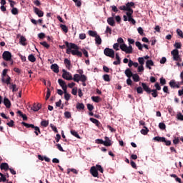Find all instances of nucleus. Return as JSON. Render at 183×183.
Listing matches in <instances>:
<instances>
[{
    "label": "nucleus",
    "instance_id": "obj_57",
    "mask_svg": "<svg viewBox=\"0 0 183 183\" xmlns=\"http://www.w3.org/2000/svg\"><path fill=\"white\" fill-rule=\"evenodd\" d=\"M79 38V39L84 40L86 38V34L85 33L80 34Z\"/></svg>",
    "mask_w": 183,
    "mask_h": 183
},
{
    "label": "nucleus",
    "instance_id": "obj_56",
    "mask_svg": "<svg viewBox=\"0 0 183 183\" xmlns=\"http://www.w3.org/2000/svg\"><path fill=\"white\" fill-rule=\"evenodd\" d=\"M50 127H51L52 131H54V132H56V134H57L58 129H56V127L54 126V124H50Z\"/></svg>",
    "mask_w": 183,
    "mask_h": 183
},
{
    "label": "nucleus",
    "instance_id": "obj_52",
    "mask_svg": "<svg viewBox=\"0 0 183 183\" xmlns=\"http://www.w3.org/2000/svg\"><path fill=\"white\" fill-rule=\"evenodd\" d=\"M177 34L179 36H181L183 39V32L182 30H181L180 29H177Z\"/></svg>",
    "mask_w": 183,
    "mask_h": 183
},
{
    "label": "nucleus",
    "instance_id": "obj_45",
    "mask_svg": "<svg viewBox=\"0 0 183 183\" xmlns=\"http://www.w3.org/2000/svg\"><path fill=\"white\" fill-rule=\"evenodd\" d=\"M103 79L104 81H105L106 82H109L111 81V79L109 78V74H104L103 75Z\"/></svg>",
    "mask_w": 183,
    "mask_h": 183
},
{
    "label": "nucleus",
    "instance_id": "obj_64",
    "mask_svg": "<svg viewBox=\"0 0 183 183\" xmlns=\"http://www.w3.org/2000/svg\"><path fill=\"white\" fill-rule=\"evenodd\" d=\"M96 144H102V145H104V141L102 140V139H96Z\"/></svg>",
    "mask_w": 183,
    "mask_h": 183
},
{
    "label": "nucleus",
    "instance_id": "obj_8",
    "mask_svg": "<svg viewBox=\"0 0 183 183\" xmlns=\"http://www.w3.org/2000/svg\"><path fill=\"white\" fill-rule=\"evenodd\" d=\"M2 58L4 61H11L12 60V54L10 51H5L2 54Z\"/></svg>",
    "mask_w": 183,
    "mask_h": 183
},
{
    "label": "nucleus",
    "instance_id": "obj_32",
    "mask_svg": "<svg viewBox=\"0 0 183 183\" xmlns=\"http://www.w3.org/2000/svg\"><path fill=\"white\" fill-rule=\"evenodd\" d=\"M76 109H85V105L83 103H77L76 106Z\"/></svg>",
    "mask_w": 183,
    "mask_h": 183
},
{
    "label": "nucleus",
    "instance_id": "obj_15",
    "mask_svg": "<svg viewBox=\"0 0 183 183\" xmlns=\"http://www.w3.org/2000/svg\"><path fill=\"white\" fill-rule=\"evenodd\" d=\"M64 65L66 66V68H67V69H71L72 68V65L71 64V60L68 59H64Z\"/></svg>",
    "mask_w": 183,
    "mask_h": 183
},
{
    "label": "nucleus",
    "instance_id": "obj_60",
    "mask_svg": "<svg viewBox=\"0 0 183 183\" xmlns=\"http://www.w3.org/2000/svg\"><path fill=\"white\" fill-rule=\"evenodd\" d=\"M113 48L114 49H115V51H119V43H116L113 45Z\"/></svg>",
    "mask_w": 183,
    "mask_h": 183
},
{
    "label": "nucleus",
    "instance_id": "obj_16",
    "mask_svg": "<svg viewBox=\"0 0 183 183\" xmlns=\"http://www.w3.org/2000/svg\"><path fill=\"white\" fill-rule=\"evenodd\" d=\"M3 104L5 105L6 108H11V101L9 100V99L4 97Z\"/></svg>",
    "mask_w": 183,
    "mask_h": 183
},
{
    "label": "nucleus",
    "instance_id": "obj_59",
    "mask_svg": "<svg viewBox=\"0 0 183 183\" xmlns=\"http://www.w3.org/2000/svg\"><path fill=\"white\" fill-rule=\"evenodd\" d=\"M14 124H15V122H14V120H11L10 122L6 123V125H8V127H9L10 128H12Z\"/></svg>",
    "mask_w": 183,
    "mask_h": 183
},
{
    "label": "nucleus",
    "instance_id": "obj_9",
    "mask_svg": "<svg viewBox=\"0 0 183 183\" xmlns=\"http://www.w3.org/2000/svg\"><path fill=\"white\" fill-rule=\"evenodd\" d=\"M90 174H92V177L94 178H98V169H97V167L93 166L90 169Z\"/></svg>",
    "mask_w": 183,
    "mask_h": 183
},
{
    "label": "nucleus",
    "instance_id": "obj_10",
    "mask_svg": "<svg viewBox=\"0 0 183 183\" xmlns=\"http://www.w3.org/2000/svg\"><path fill=\"white\" fill-rule=\"evenodd\" d=\"M20 36V39H19V43L21 44V45H23V46H26V38L24 37V36H21V34H18L17 35V38H19Z\"/></svg>",
    "mask_w": 183,
    "mask_h": 183
},
{
    "label": "nucleus",
    "instance_id": "obj_42",
    "mask_svg": "<svg viewBox=\"0 0 183 183\" xmlns=\"http://www.w3.org/2000/svg\"><path fill=\"white\" fill-rule=\"evenodd\" d=\"M11 12L12 15H18V14H19V11L16 7H13L12 9L11 10Z\"/></svg>",
    "mask_w": 183,
    "mask_h": 183
},
{
    "label": "nucleus",
    "instance_id": "obj_23",
    "mask_svg": "<svg viewBox=\"0 0 183 183\" xmlns=\"http://www.w3.org/2000/svg\"><path fill=\"white\" fill-rule=\"evenodd\" d=\"M124 74L127 78H131L134 75L131 71V69H127L124 71Z\"/></svg>",
    "mask_w": 183,
    "mask_h": 183
},
{
    "label": "nucleus",
    "instance_id": "obj_19",
    "mask_svg": "<svg viewBox=\"0 0 183 183\" xmlns=\"http://www.w3.org/2000/svg\"><path fill=\"white\" fill-rule=\"evenodd\" d=\"M42 107V104H34L33 105V108H31V109H33V111H34L35 112L39 111L41 109V107Z\"/></svg>",
    "mask_w": 183,
    "mask_h": 183
},
{
    "label": "nucleus",
    "instance_id": "obj_38",
    "mask_svg": "<svg viewBox=\"0 0 183 183\" xmlns=\"http://www.w3.org/2000/svg\"><path fill=\"white\" fill-rule=\"evenodd\" d=\"M73 2H74L76 6H77L78 8H80V6H81L82 5V2L80 0H72Z\"/></svg>",
    "mask_w": 183,
    "mask_h": 183
},
{
    "label": "nucleus",
    "instance_id": "obj_1",
    "mask_svg": "<svg viewBox=\"0 0 183 183\" xmlns=\"http://www.w3.org/2000/svg\"><path fill=\"white\" fill-rule=\"evenodd\" d=\"M65 45L66 46V54L69 55V54H73L74 56H79V58H82V52L79 51V46L74 43H69L68 41H65Z\"/></svg>",
    "mask_w": 183,
    "mask_h": 183
},
{
    "label": "nucleus",
    "instance_id": "obj_34",
    "mask_svg": "<svg viewBox=\"0 0 183 183\" xmlns=\"http://www.w3.org/2000/svg\"><path fill=\"white\" fill-rule=\"evenodd\" d=\"M41 127H44V128H46V127H48V125H49V121L43 120L41 122Z\"/></svg>",
    "mask_w": 183,
    "mask_h": 183
},
{
    "label": "nucleus",
    "instance_id": "obj_26",
    "mask_svg": "<svg viewBox=\"0 0 183 183\" xmlns=\"http://www.w3.org/2000/svg\"><path fill=\"white\" fill-rule=\"evenodd\" d=\"M89 119L91 122H92L93 124H95L96 127H101V122H99L98 119H94L92 117H91Z\"/></svg>",
    "mask_w": 183,
    "mask_h": 183
},
{
    "label": "nucleus",
    "instance_id": "obj_31",
    "mask_svg": "<svg viewBox=\"0 0 183 183\" xmlns=\"http://www.w3.org/2000/svg\"><path fill=\"white\" fill-rule=\"evenodd\" d=\"M58 83L60 85V86H61V88L66 86V83L65 82V81H63L61 79H58Z\"/></svg>",
    "mask_w": 183,
    "mask_h": 183
},
{
    "label": "nucleus",
    "instance_id": "obj_29",
    "mask_svg": "<svg viewBox=\"0 0 183 183\" xmlns=\"http://www.w3.org/2000/svg\"><path fill=\"white\" fill-rule=\"evenodd\" d=\"M126 11H127V12L126 13L127 18H132V14H134V10L127 9Z\"/></svg>",
    "mask_w": 183,
    "mask_h": 183
},
{
    "label": "nucleus",
    "instance_id": "obj_40",
    "mask_svg": "<svg viewBox=\"0 0 183 183\" xmlns=\"http://www.w3.org/2000/svg\"><path fill=\"white\" fill-rule=\"evenodd\" d=\"M151 93H152V97H153V98H157V97H158V91L154 89H151Z\"/></svg>",
    "mask_w": 183,
    "mask_h": 183
},
{
    "label": "nucleus",
    "instance_id": "obj_62",
    "mask_svg": "<svg viewBox=\"0 0 183 183\" xmlns=\"http://www.w3.org/2000/svg\"><path fill=\"white\" fill-rule=\"evenodd\" d=\"M138 33L139 34V35H144V29H142V27H139L137 29Z\"/></svg>",
    "mask_w": 183,
    "mask_h": 183
},
{
    "label": "nucleus",
    "instance_id": "obj_30",
    "mask_svg": "<svg viewBox=\"0 0 183 183\" xmlns=\"http://www.w3.org/2000/svg\"><path fill=\"white\" fill-rule=\"evenodd\" d=\"M144 129H142L140 132L142 135H147L149 132V129L147 127H144Z\"/></svg>",
    "mask_w": 183,
    "mask_h": 183
},
{
    "label": "nucleus",
    "instance_id": "obj_4",
    "mask_svg": "<svg viewBox=\"0 0 183 183\" xmlns=\"http://www.w3.org/2000/svg\"><path fill=\"white\" fill-rule=\"evenodd\" d=\"M73 81L74 82H79L81 81V82H86V76L85 74L79 75L78 74H76L74 75V77H72Z\"/></svg>",
    "mask_w": 183,
    "mask_h": 183
},
{
    "label": "nucleus",
    "instance_id": "obj_27",
    "mask_svg": "<svg viewBox=\"0 0 183 183\" xmlns=\"http://www.w3.org/2000/svg\"><path fill=\"white\" fill-rule=\"evenodd\" d=\"M88 34L89 35V36H92L93 38H96L97 36L98 35V33L96 31L89 30L88 31Z\"/></svg>",
    "mask_w": 183,
    "mask_h": 183
},
{
    "label": "nucleus",
    "instance_id": "obj_63",
    "mask_svg": "<svg viewBox=\"0 0 183 183\" xmlns=\"http://www.w3.org/2000/svg\"><path fill=\"white\" fill-rule=\"evenodd\" d=\"M87 109H89V111H93L94 110V105L91 104H87Z\"/></svg>",
    "mask_w": 183,
    "mask_h": 183
},
{
    "label": "nucleus",
    "instance_id": "obj_13",
    "mask_svg": "<svg viewBox=\"0 0 183 183\" xmlns=\"http://www.w3.org/2000/svg\"><path fill=\"white\" fill-rule=\"evenodd\" d=\"M105 141H104L103 145L104 147H111L112 145V142H111V139H109V137H104Z\"/></svg>",
    "mask_w": 183,
    "mask_h": 183
},
{
    "label": "nucleus",
    "instance_id": "obj_35",
    "mask_svg": "<svg viewBox=\"0 0 183 183\" xmlns=\"http://www.w3.org/2000/svg\"><path fill=\"white\" fill-rule=\"evenodd\" d=\"M71 134L76 138L81 139V137H79V134H78V132H76L75 130H71Z\"/></svg>",
    "mask_w": 183,
    "mask_h": 183
},
{
    "label": "nucleus",
    "instance_id": "obj_47",
    "mask_svg": "<svg viewBox=\"0 0 183 183\" xmlns=\"http://www.w3.org/2000/svg\"><path fill=\"white\" fill-rule=\"evenodd\" d=\"M101 99V98L99 97H95V96H93L92 97V100L94 102H99V100Z\"/></svg>",
    "mask_w": 183,
    "mask_h": 183
},
{
    "label": "nucleus",
    "instance_id": "obj_54",
    "mask_svg": "<svg viewBox=\"0 0 183 183\" xmlns=\"http://www.w3.org/2000/svg\"><path fill=\"white\" fill-rule=\"evenodd\" d=\"M49 97H51V90L49 89H47V93L46 95V101H48V99H49Z\"/></svg>",
    "mask_w": 183,
    "mask_h": 183
},
{
    "label": "nucleus",
    "instance_id": "obj_2",
    "mask_svg": "<svg viewBox=\"0 0 183 183\" xmlns=\"http://www.w3.org/2000/svg\"><path fill=\"white\" fill-rule=\"evenodd\" d=\"M21 125L24 127H26V128H31L32 129H34V134L38 137L39 134H41V129L37 127L34 124H29L28 123H26L25 122H21Z\"/></svg>",
    "mask_w": 183,
    "mask_h": 183
},
{
    "label": "nucleus",
    "instance_id": "obj_22",
    "mask_svg": "<svg viewBox=\"0 0 183 183\" xmlns=\"http://www.w3.org/2000/svg\"><path fill=\"white\" fill-rule=\"evenodd\" d=\"M1 81L3 83L6 84L7 85H11V77L7 76V79H5V77L1 78Z\"/></svg>",
    "mask_w": 183,
    "mask_h": 183
},
{
    "label": "nucleus",
    "instance_id": "obj_25",
    "mask_svg": "<svg viewBox=\"0 0 183 183\" xmlns=\"http://www.w3.org/2000/svg\"><path fill=\"white\" fill-rule=\"evenodd\" d=\"M127 9H132V8H135V3L131 1L126 4Z\"/></svg>",
    "mask_w": 183,
    "mask_h": 183
},
{
    "label": "nucleus",
    "instance_id": "obj_5",
    "mask_svg": "<svg viewBox=\"0 0 183 183\" xmlns=\"http://www.w3.org/2000/svg\"><path fill=\"white\" fill-rule=\"evenodd\" d=\"M120 49H122L126 54H132L133 51L132 46L131 44L129 45V46L125 44H121Z\"/></svg>",
    "mask_w": 183,
    "mask_h": 183
},
{
    "label": "nucleus",
    "instance_id": "obj_11",
    "mask_svg": "<svg viewBox=\"0 0 183 183\" xmlns=\"http://www.w3.org/2000/svg\"><path fill=\"white\" fill-rule=\"evenodd\" d=\"M169 85L171 88H179V83L175 81V80H171Z\"/></svg>",
    "mask_w": 183,
    "mask_h": 183
},
{
    "label": "nucleus",
    "instance_id": "obj_21",
    "mask_svg": "<svg viewBox=\"0 0 183 183\" xmlns=\"http://www.w3.org/2000/svg\"><path fill=\"white\" fill-rule=\"evenodd\" d=\"M153 141L155 142H165V137H155L153 138Z\"/></svg>",
    "mask_w": 183,
    "mask_h": 183
},
{
    "label": "nucleus",
    "instance_id": "obj_28",
    "mask_svg": "<svg viewBox=\"0 0 183 183\" xmlns=\"http://www.w3.org/2000/svg\"><path fill=\"white\" fill-rule=\"evenodd\" d=\"M95 42L97 45H101V44H102V39H101V36L98 34L95 37Z\"/></svg>",
    "mask_w": 183,
    "mask_h": 183
},
{
    "label": "nucleus",
    "instance_id": "obj_48",
    "mask_svg": "<svg viewBox=\"0 0 183 183\" xmlns=\"http://www.w3.org/2000/svg\"><path fill=\"white\" fill-rule=\"evenodd\" d=\"M105 34H109V35L112 34V29H111L109 26H107Z\"/></svg>",
    "mask_w": 183,
    "mask_h": 183
},
{
    "label": "nucleus",
    "instance_id": "obj_41",
    "mask_svg": "<svg viewBox=\"0 0 183 183\" xmlns=\"http://www.w3.org/2000/svg\"><path fill=\"white\" fill-rule=\"evenodd\" d=\"M96 169H97V172L99 171L102 174H104V169L102 168V166L99 164L96 165Z\"/></svg>",
    "mask_w": 183,
    "mask_h": 183
},
{
    "label": "nucleus",
    "instance_id": "obj_37",
    "mask_svg": "<svg viewBox=\"0 0 183 183\" xmlns=\"http://www.w3.org/2000/svg\"><path fill=\"white\" fill-rule=\"evenodd\" d=\"M60 28L65 34L68 33V27L65 24H60Z\"/></svg>",
    "mask_w": 183,
    "mask_h": 183
},
{
    "label": "nucleus",
    "instance_id": "obj_36",
    "mask_svg": "<svg viewBox=\"0 0 183 183\" xmlns=\"http://www.w3.org/2000/svg\"><path fill=\"white\" fill-rule=\"evenodd\" d=\"M132 76L134 82H139V76L138 74H133Z\"/></svg>",
    "mask_w": 183,
    "mask_h": 183
},
{
    "label": "nucleus",
    "instance_id": "obj_18",
    "mask_svg": "<svg viewBox=\"0 0 183 183\" xmlns=\"http://www.w3.org/2000/svg\"><path fill=\"white\" fill-rule=\"evenodd\" d=\"M0 169L8 171V169H9V165L8 163H1L0 165Z\"/></svg>",
    "mask_w": 183,
    "mask_h": 183
},
{
    "label": "nucleus",
    "instance_id": "obj_55",
    "mask_svg": "<svg viewBox=\"0 0 183 183\" xmlns=\"http://www.w3.org/2000/svg\"><path fill=\"white\" fill-rule=\"evenodd\" d=\"M64 99H66V101H69V99H71V94H69V93H65Z\"/></svg>",
    "mask_w": 183,
    "mask_h": 183
},
{
    "label": "nucleus",
    "instance_id": "obj_17",
    "mask_svg": "<svg viewBox=\"0 0 183 183\" xmlns=\"http://www.w3.org/2000/svg\"><path fill=\"white\" fill-rule=\"evenodd\" d=\"M142 86L147 94H151V88L146 83H142Z\"/></svg>",
    "mask_w": 183,
    "mask_h": 183
},
{
    "label": "nucleus",
    "instance_id": "obj_6",
    "mask_svg": "<svg viewBox=\"0 0 183 183\" xmlns=\"http://www.w3.org/2000/svg\"><path fill=\"white\" fill-rule=\"evenodd\" d=\"M104 54L106 56H109V58H115V51H114V49H104Z\"/></svg>",
    "mask_w": 183,
    "mask_h": 183
},
{
    "label": "nucleus",
    "instance_id": "obj_50",
    "mask_svg": "<svg viewBox=\"0 0 183 183\" xmlns=\"http://www.w3.org/2000/svg\"><path fill=\"white\" fill-rule=\"evenodd\" d=\"M174 48H176V49H181V46H182V45L181 44V42H176L174 44Z\"/></svg>",
    "mask_w": 183,
    "mask_h": 183
},
{
    "label": "nucleus",
    "instance_id": "obj_33",
    "mask_svg": "<svg viewBox=\"0 0 183 183\" xmlns=\"http://www.w3.org/2000/svg\"><path fill=\"white\" fill-rule=\"evenodd\" d=\"M28 59L30 62H35V61H36V58H35V56H34V54L29 55Z\"/></svg>",
    "mask_w": 183,
    "mask_h": 183
},
{
    "label": "nucleus",
    "instance_id": "obj_24",
    "mask_svg": "<svg viewBox=\"0 0 183 183\" xmlns=\"http://www.w3.org/2000/svg\"><path fill=\"white\" fill-rule=\"evenodd\" d=\"M154 61L152 60H147L146 61V67L148 68V69H152L151 66H154Z\"/></svg>",
    "mask_w": 183,
    "mask_h": 183
},
{
    "label": "nucleus",
    "instance_id": "obj_43",
    "mask_svg": "<svg viewBox=\"0 0 183 183\" xmlns=\"http://www.w3.org/2000/svg\"><path fill=\"white\" fill-rule=\"evenodd\" d=\"M40 45H42V46H44L46 49H49L50 46L48 43H46V41L40 42Z\"/></svg>",
    "mask_w": 183,
    "mask_h": 183
},
{
    "label": "nucleus",
    "instance_id": "obj_51",
    "mask_svg": "<svg viewBox=\"0 0 183 183\" xmlns=\"http://www.w3.org/2000/svg\"><path fill=\"white\" fill-rule=\"evenodd\" d=\"M159 128L160 129L164 130V129H166L167 126L164 124V122H161V123L159 124Z\"/></svg>",
    "mask_w": 183,
    "mask_h": 183
},
{
    "label": "nucleus",
    "instance_id": "obj_53",
    "mask_svg": "<svg viewBox=\"0 0 183 183\" xmlns=\"http://www.w3.org/2000/svg\"><path fill=\"white\" fill-rule=\"evenodd\" d=\"M137 94H144V89H142V87L139 86L137 88Z\"/></svg>",
    "mask_w": 183,
    "mask_h": 183
},
{
    "label": "nucleus",
    "instance_id": "obj_49",
    "mask_svg": "<svg viewBox=\"0 0 183 183\" xmlns=\"http://www.w3.org/2000/svg\"><path fill=\"white\" fill-rule=\"evenodd\" d=\"M135 45H136V46H137V48H138V49H139V51H142V44H141V42L136 41Z\"/></svg>",
    "mask_w": 183,
    "mask_h": 183
},
{
    "label": "nucleus",
    "instance_id": "obj_46",
    "mask_svg": "<svg viewBox=\"0 0 183 183\" xmlns=\"http://www.w3.org/2000/svg\"><path fill=\"white\" fill-rule=\"evenodd\" d=\"M138 62H139V65L144 66V64H145V60L142 57H139Z\"/></svg>",
    "mask_w": 183,
    "mask_h": 183
},
{
    "label": "nucleus",
    "instance_id": "obj_61",
    "mask_svg": "<svg viewBox=\"0 0 183 183\" xmlns=\"http://www.w3.org/2000/svg\"><path fill=\"white\" fill-rule=\"evenodd\" d=\"M154 86L156 88L155 90L161 91V86H159V83H158V82L155 83Z\"/></svg>",
    "mask_w": 183,
    "mask_h": 183
},
{
    "label": "nucleus",
    "instance_id": "obj_44",
    "mask_svg": "<svg viewBox=\"0 0 183 183\" xmlns=\"http://www.w3.org/2000/svg\"><path fill=\"white\" fill-rule=\"evenodd\" d=\"M10 89H12V92H16L18 91V88H16V84H11L9 86Z\"/></svg>",
    "mask_w": 183,
    "mask_h": 183
},
{
    "label": "nucleus",
    "instance_id": "obj_14",
    "mask_svg": "<svg viewBox=\"0 0 183 183\" xmlns=\"http://www.w3.org/2000/svg\"><path fill=\"white\" fill-rule=\"evenodd\" d=\"M51 69L54 72L55 74H58L59 72V66L56 64H54L51 65Z\"/></svg>",
    "mask_w": 183,
    "mask_h": 183
},
{
    "label": "nucleus",
    "instance_id": "obj_3",
    "mask_svg": "<svg viewBox=\"0 0 183 183\" xmlns=\"http://www.w3.org/2000/svg\"><path fill=\"white\" fill-rule=\"evenodd\" d=\"M171 54L173 57V61H176L177 62H182V58H181L179 51L178 49H175L172 50Z\"/></svg>",
    "mask_w": 183,
    "mask_h": 183
},
{
    "label": "nucleus",
    "instance_id": "obj_58",
    "mask_svg": "<svg viewBox=\"0 0 183 183\" xmlns=\"http://www.w3.org/2000/svg\"><path fill=\"white\" fill-rule=\"evenodd\" d=\"M64 117L66 118H67V119H69V118H71V112H64Z\"/></svg>",
    "mask_w": 183,
    "mask_h": 183
},
{
    "label": "nucleus",
    "instance_id": "obj_12",
    "mask_svg": "<svg viewBox=\"0 0 183 183\" xmlns=\"http://www.w3.org/2000/svg\"><path fill=\"white\" fill-rule=\"evenodd\" d=\"M34 11L36 14L39 16V18H42L44 16V11L39 10L37 7H34Z\"/></svg>",
    "mask_w": 183,
    "mask_h": 183
},
{
    "label": "nucleus",
    "instance_id": "obj_20",
    "mask_svg": "<svg viewBox=\"0 0 183 183\" xmlns=\"http://www.w3.org/2000/svg\"><path fill=\"white\" fill-rule=\"evenodd\" d=\"M107 23L111 26H115V20L114 19V17H109L107 19Z\"/></svg>",
    "mask_w": 183,
    "mask_h": 183
},
{
    "label": "nucleus",
    "instance_id": "obj_7",
    "mask_svg": "<svg viewBox=\"0 0 183 183\" xmlns=\"http://www.w3.org/2000/svg\"><path fill=\"white\" fill-rule=\"evenodd\" d=\"M62 78L66 79V81H72V74L69 71H66V70H62Z\"/></svg>",
    "mask_w": 183,
    "mask_h": 183
},
{
    "label": "nucleus",
    "instance_id": "obj_39",
    "mask_svg": "<svg viewBox=\"0 0 183 183\" xmlns=\"http://www.w3.org/2000/svg\"><path fill=\"white\" fill-rule=\"evenodd\" d=\"M176 118L178 121H183V114L181 112L177 113Z\"/></svg>",
    "mask_w": 183,
    "mask_h": 183
}]
</instances>
